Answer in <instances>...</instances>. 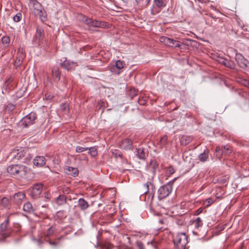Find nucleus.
Masks as SVG:
<instances>
[{"label":"nucleus","instance_id":"49","mask_svg":"<svg viewBox=\"0 0 249 249\" xmlns=\"http://www.w3.org/2000/svg\"><path fill=\"white\" fill-rule=\"evenodd\" d=\"M167 169V173L169 175H172L175 172V170L173 166H170L166 168Z\"/></svg>","mask_w":249,"mask_h":249},{"label":"nucleus","instance_id":"64","mask_svg":"<svg viewBox=\"0 0 249 249\" xmlns=\"http://www.w3.org/2000/svg\"><path fill=\"white\" fill-rule=\"evenodd\" d=\"M63 238V237H62V236L60 237L59 238V239H61V238Z\"/></svg>","mask_w":249,"mask_h":249},{"label":"nucleus","instance_id":"2","mask_svg":"<svg viewBox=\"0 0 249 249\" xmlns=\"http://www.w3.org/2000/svg\"><path fill=\"white\" fill-rule=\"evenodd\" d=\"M27 167L25 166L19 164H13L7 167V172L13 175H18L23 177L26 175Z\"/></svg>","mask_w":249,"mask_h":249},{"label":"nucleus","instance_id":"39","mask_svg":"<svg viewBox=\"0 0 249 249\" xmlns=\"http://www.w3.org/2000/svg\"><path fill=\"white\" fill-rule=\"evenodd\" d=\"M225 66L230 69H234L235 67V64L233 61L227 60Z\"/></svg>","mask_w":249,"mask_h":249},{"label":"nucleus","instance_id":"20","mask_svg":"<svg viewBox=\"0 0 249 249\" xmlns=\"http://www.w3.org/2000/svg\"><path fill=\"white\" fill-rule=\"evenodd\" d=\"M210 17L212 18L211 22L209 23L208 21H206V23L211 26L213 27L216 28L217 27V23L221 22V20L220 18H216L215 17H213L212 14H210Z\"/></svg>","mask_w":249,"mask_h":249},{"label":"nucleus","instance_id":"52","mask_svg":"<svg viewBox=\"0 0 249 249\" xmlns=\"http://www.w3.org/2000/svg\"><path fill=\"white\" fill-rule=\"evenodd\" d=\"M105 103L102 100H99L97 102V105L100 108L103 107L102 109V112L104 111L105 109Z\"/></svg>","mask_w":249,"mask_h":249},{"label":"nucleus","instance_id":"35","mask_svg":"<svg viewBox=\"0 0 249 249\" xmlns=\"http://www.w3.org/2000/svg\"><path fill=\"white\" fill-rule=\"evenodd\" d=\"M60 109L65 113H67L69 111V105L67 103L62 104L60 106Z\"/></svg>","mask_w":249,"mask_h":249},{"label":"nucleus","instance_id":"12","mask_svg":"<svg viewBox=\"0 0 249 249\" xmlns=\"http://www.w3.org/2000/svg\"><path fill=\"white\" fill-rule=\"evenodd\" d=\"M33 162L34 165L37 167H42L46 164V160L43 156H36Z\"/></svg>","mask_w":249,"mask_h":249},{"label":"nucleus","instance_id":"53","mask_svg":"<svg viewBox=\"0 0 249 249\" xmlns=\"http://www.w3.org/2000/svg\"><path fill=\"white\" fill-rule=\"evenodd\" d=\"M213 201L212 199L211 198H208L206 199L205 202V205H206V207H209L213 203Z\"/></svg>","mask_w":249,"mask_h":249},{"label":"nucleus","instance_id":"44","mask_svg":"<svg viewBox=\"0 0 249 249\" xmlns=\"http://www.w3.org/2000/svg\"><path fill=\"white\" fill-rule=\"evenodd\" d=\"M16 106L14 104L9 103L6 107V110L9 112L12 111L15 108Z\"/></svg>","mask_w":249,"mask_h":249},{"label":"nucleus","instance_id":"30","mask_svg":"<svg viewBox=\"0 0 249 249\" xmlns=\"http://www.w3.org/2000/svg\"><path fill=\"white\" fill-rule=\"evenodd\" d=\"M17 56H19L20 59H24L26 56L25 51L22 48H18L17 51Z\"/></svg>","mask_w":249,"mask_h":249},{"label":"nucleus","instance_id":"34","mask_svg":"<svg viewBox=\"0 0 249 249\" xmlns=\"http://www.w3.org/2000/svg\"><path fill=\"white\" fill-rule=\"evenodd\" d=\"M43 35V30L41 27H37L36 29V37L39 39L41 38Z\"/></svg>","mask_w":249,"mask_h":249},{"label":"nucleus","instance_id":"27","mask_svg":"<svg viewBox=\"0 0 249 249\" xmlns=\"http://www.w3.org/2000/svg\"><path fill=\"white\" fill-rule=\"evenodd\" d=\"M56 230V226L55 225H53L51 226L47 231L45 233L46 236L49 237L52 235L54 231Z\"/></svg>","mask_w":249,"mask_h":249},{"label":"nucleus","instance_id":"18","mask_svg":"<svg viewBox=\"0 0 249 249\" xmlns=\"http://www.w3.org/2000/svg\"><path fill=\"white\" fill-rule=\"evenodd\" d=\"M25 197V194L19 192L15 194L14 196V200L16 203H20Z\"/></svg>","mask_w":249,"mask_h":249},{"label":"nucleus","instance_id":"22","mask_svg":"<svg viewBox=\"0 0 249 249\" xmlns=\"http://www.w3.org/2000/svg\"><path fill=\"white\" fill-rule=\"evenodd\" d=\"M78 205L80 209L83 211L86 210L89 207L88 202L82 198L79 199Z\"/></svg>","mask_w":249,"mask_h":249},{"label":"nucleus","instance_id":"15","mask_svg":"<svg viewBox=\"0 0 249 249\" xmlns=\"http://www.w3.org/2000/svg\"><path fill=\"white\" fill-rule=\"evenodd\" d=\"M23 211L27 213H33L35 211V209L30 202H27L24 204L23 206Z\"/></svg>","mask_w":249,"mask_h":249},{"label":"nucleus","instance_id":"37","mask_svg":"<svg viewBox=\"0 0 249 249\" xmlns=\"http://www.w3.org/2000/svg\"><path fill=\"white\" fill-rule=\"evenodd\" d=\"M57 203L61 205L66 202V197L64 195H60L57 198Z\"/></svg>","mask_w":249,"mask_h":249},{"label":"nucleus","instance_id":"3","mask_svg":"<svg viewBox=\"0 0 249 249\" xmlns=\"http://www.w3.org/2000/svg\"><path fill=\"white\" fill-rule=\"evenodd\" d=\"M188 236L185 232H180L176 234L174 238V243L177 249H185L188 243Z\"/></svg>","mask_w":249,"mask_h":249},{"label":"nucleus","instance_id":"61","mask_svg":"<svg viewBox=\"0 0 249 249\" xmlns=\"http://www.w3.org/2000/svg\"><path fill=\"white\" fill-rule=\"evenodd\" d=\"M45 197H46V198H49V194H48V193H46V194H45Z\"/></svg>","mask_w":249,"mask_h":249},{"label":"nucleus","instance_id":"57","mask_svg":"<svg viewBox=\"0 0 249 249\" xmlns=\"http://www.w3.org/2000/svg\"><path fill=\"white\" fill-rule=\"evenodd\" d=\"M165 221V220H163V219L160 220H159V223L163 224V223H164Z\"/></svg>","mask_w":249,"mask_h":249},{"label":"nucleus","instance_id":"7","mask_svg":"<svg viewBox=\"0 0 249 249\" xmlns=\"http://www.w3.org/2000/svg\"><path fill=\"white\" fill-rule=\"evenodd\" d=\"M43 186L41 183H36L34 184L30 190V196L33 199H37L40 197L42 191Z\"/></svg>","mask_w":249,"mask_h":249},{"label":"nucleus","instance_id":"29","mask_svg":"<svg viewBox=\"0 0 249 249\" xmlns=\"http://www.w3.org/2000/svg\"><path fill=\"white\" fill-rule=\"evenodd\" d=\"M215 152L216 157L218 159H220L222 157V156L223 154L224 155L223 146L221 147H220L219 146L217 147L215 149Z\"/></svg>","mask_w":249,"mask_h":249},{"label":"nucleus","instance_id":"54","mask_svg":"<svg viewBox=\"0 0 249 249\" xmlns=\"http://www.w3.org/2000/svg\"><path fill=\"white\" fill-rule=\"evenodd\" d=\"M227 59L225 58H223V57H220L218 59V62L219 63H220L221 64H222L223 65H225V64H226V61H227Z\"/></svg>","mask_w":249,"mask_h":249},{"label":"nucleus","instance_id":"4","mask_svg":"<svg viewBox=\"0 0 249 249\" xmlns=\"http://www.w3.org/2000/svg\"><path fill=\"white\" fill-rule=\"evenodd\" d=\"M173 184L174 180H171L159 189L158 198L160 200L167 197L171 194Z\"/></svg>","mask_w":249,"mask_h":249},{"label":"nucleus","instance_id":"46","mask_svg":"<svg viewBox=\"0 0 249 249\" xmlns=\"http://www.w3.org/2000/svg\"><path fill=\"white\" fill-rule=\"evenodd\" d=\"M88 149V147H83L80 146H77L76 147L75 151L77 153H81L85 151Z\"/></svg>","mask_w":249,"mask_h":249},{"label":"nucleus","instance_id":"42","mask_svg":"<svg viewBox=\"0 0 249 249\" xmlns=\"http://www.w3.org/2000/svg\"><path fill=\"white\" fill-rule=\"evenodd\" d=\"M124 65L123 61L119 60L116 62L115 67L118 69L120 70L124 68Z\"/></svg>","mask_w":249,"mask_h":249},{"label":"nucleus","instance_id":"5","mask_svg":"<svg viewBox=\"0 0 249 249\" xmlns=\"http://www.w3.org/2000/svg\"><path fill=\"white\" fill-rule=\"evenodd\" d=\"M36 118V113L32 112L22 118L19 121L18 124L21 127H27L34 123Z\"/></svg>","mask_w":249,"mask_h":249},{"label":"nucleus","instance_id":"19","mask_svg":"<svg viewBox=\"0 0 249 249\" xmlns=\"http://www.w3.org/2000/svg\"><path fill=\"white\" fill-rule=\"evenodd\" d=\"M193 139L192 136L183 135L180 139V144L184 146L187 145L192 141Z\"/></svg>","mask_w":249,"mask_h":249},{"label":"nucleus","instance_id":"28","mask_svg":"<svg viewBox=\"0 0 249 249\" xmlns=\"http://www.w3.org/2000/svg\"><path fill=\"white\" fill-rule=\"evenodd\" d=\"M193 223L196 229H198L199 227H202L203 225L202 220L200 217H197L196 219L194 220Z\"/></svg>","mask_w":249,"mask_h":249},{"label":"nucleus","instance_id":"23","mask_svg":"<svg viewBox=\"0 0 249 249\" xmlns=\"http://www.w3.org/2000/svg\"><path fill=\"white\" fill-rule=\"evenodd\" d=\"M137 156L140 159L144 160L147 156V154L145 151V150L142 148H139L136 149Z\"/></svg>","mask_w":249,"mask_h":249},{"label":"nucleus","instance_id":"59","mask_svg":"<svg viewBox=\"0 0 249 249\" xmlns=\"http://www.w3.org/2000/svg\"><path fill=\"white\" fill-rule=\"evenodd\" d=\"M202 211V210H201V209H199L198 210H197V214H199L200 213H201Z\"/></svg>","mask_w":249,"mask_h":249},{"label":"nucleus","instance_id":"55","mask_svg":"<svg viewBox=\"0 0 249 249\" xmlns=\"http://www.w3.org/2000/svg\"><path fill=\"white\" fill-rule=\"evenodd\" d=\"M49 243L50 245H53V246H56L58 242H55V241H49Z\"/></svg>","mask_w":249,"mask_h":249},{"label":"nucleus","instance_id":"16","mask_svg":"<svg viewBox=\"0 0 249 249\" xmlns=\"http://www.w3.org/2000/svg\"><path fill=\"white\" fill-rule=\"evenodd\" d=\"M158 167L159 164L156 160L154 158L152 159L148 165V168L151 170L153 174H155L156 170L158 169Z\"/></svg>","mask_w":249,"mask_h":249},{"label":"nucleus","instance_id":"63","mask_svg":"<svg viewBox=\"0 0 249 249\" xmlns=\"http://www.w3.org/2000/svg\"><path fill=\"white\" fill-rule=\"evenodd\" d=\"M38 243H39V244H41V240H38Z\"/></svg>","mask_w":249,"mask_h":249},{"label":"nucleus","instance_id":"36","mask_svg":"<svg viewBox=\"0 0 249 249\" xmlns=\"http://www.w3.org/2000/svg\"><path fill=\"white\" fill-rule=\"evenodd\" d=\"M1 205L5 208H7L10 205V201L7 197H4L1 200Z\"/></svg>","mask_w":249,"mask_h":249},{"label":"nucleus","instance_id":"1","mask_svg":"<svg viewBox=\"0 0 249 249\" xmlns=\"http://www.w3.org/2000/svg\"><path fill=\"white\" fill-rule=\"evenodd\" d=\"M28 6L29 9L37 15L42 21L47 20V16L45 10L42 4L36 0H30Z\"/></svg>","mask_w":249,"mask_h":249},{"label":"nucleus","instance_id":"48","mask_svg":"<svg viewBox=\"0 0 249 249\" xmlns=\"http://www.w3.org/2000/svg\"><path fill=\"white\" fill-rule=\"evenodd\" d=\"M23 60L24 59H20V58L19 56H17L16 59L15 61V65L16 66H20Z\"/></svg>","mask_w":249,"mask_h":249},{"label":"nucleus","instance_id":"56","mask_svg":"<svg viewBox=\"0 0 249 249\" xmlns=\"http://www.w3.org/2000/svg\"><path fill=\"white\" fill-rule=\"evenodd\" d=\"M135 1L138 4L142 2L144 0H135Z\"/></svg>","mask_w":249,"mask_h":249},{"label":"nucleus","instance_id":"8","mask_svg":"<svg viewBox=\"0 0 249 249\" xmlns=\"http://www.w3.org/2000/svg\"><path fill=\"white\" fill-rule=\"evenodd\" d=\"M160 41L170 47L179 48L180 46L178 41L165 36H161L160 38Z\"/></svg>","mask_w":249,"mask_h":249},{"label":"nucleus","instance_id":"10","mask_svg":"<svg viewBox=\"0 0 249 249\" xmlns=\"http://www.w3.org/2000/svg\"><path fill=\"white\" fill-rule=\"evenodd\" d=\"M165 6L163 0H154V5L151 9V14L155 15L158 14L161 9Z\"/></svg>","mask_w":249,"mask_h":249},{"label":"nucleus","instance_id":"47","mask_svg":"<svg viewBox=\"0 0 249 249\" xmlns=\"http://www.w3.org/2000/svg\"><path fill=\"white\" fill-rule=\"evenodd\" d=\"M239 82L243 85L248 88L249 86V80L246 79H241Z\"/></svg>","mask_w":249,"mask_h":249},{"label":"nucleus","instance_id":"43","mask_svg":"<svg viewBox=\"0 0 249 249\" xmlns=\"http://www.w3.org/2000/svg\"><path fill=\"white\" fill-rule=\"evenodd\" d=\"M22 18V14L20 13H17L16 15H15L13 17V20L15 22H19L20 21Z\"/></svg>","mask_w":249,"mask_h":249},{"label":"nucleus","instance_id":"6","mask_svg":"<svg viewBox=\"0 0 249 249\" xmlns=\"http://www.w3.org/2000/svg\"><path fill=\"white\" fill-rule=\"evenodd\" d=\"M28 148L18 147L14 149L10 154V156L13 160H19L22 159L26 155V153L28 152Z\"/></svg>","mask_w":249,"mask_h":249},{"label":"nucleus","instance_id":"11","mask_svg":"<svg viewBox=\"0 0 249 249\" xmlns=\"http://www.w3.org/2000/svg\"><path fill=\"white\" fill-rule=\"evenodd\" d=\"M132 140L127 138L119 142L118 146L121 149L126 151L132 149Z\"/></svg>","mask_w":249,"mask_h":249},{"label":"nucleus","instance_id":"60","mask_svg":"<svg viewBox=\"0 0 249 249\" xmlns=\"http://www.w3.org/2000/svg\"><path fill=\"white\" fill-rule=\"evenodd\" d=\"M151 0H146V5H148L150 2Z\"/></svg>","mask_w":249,"mask_h":249},{"label":"nucleus","instance_id":"50","mask_svg":"<svg viewBox=\"0 0 249 249\" xmlns=\"http://www.w3.org/2000/svg\"><path fill=\"white\" fill-rule=\"evenodd\" d=\"M13 81V78L11 77H9L8 79H7L4 83V86L6 87V89H7L9 85L11 84V83Z\"/></svg>","mask_w":249,"mask_h":249},{"label":"nucleus","instance_id":"51","mask_svg":"<svg viewBox=\"0 0 249 249\" xmlns=\"http://www.w3.org/2000/svg\"><path fill=\"white\" fill-rule=\"evenodd\" d=\"M136 245L138 249H144V246L143 243L140 241H137Z\"/></svg>","mask_w":249,"mask_h":249},{"label":"nucleus","instance_id":"25","mask_svg":"<svg viewBox=\"0 0 249 249\" xmlns=\"http://www.w3.org/2000/svg\"><path fill=\"white\" fill-rule=\"evenodd\" d=\"M52 73L54 79V81L58 82L60 80V71L57 68H54L52 70Z\"/></svg>","mask_w":249,"mask_h":249},{"label":"nucleus","instance_id":"40","mask_svg":"<svg viewBox=\"0 0 249 249\" xmlns=\"http://www.w3.org/2000/svg\"><path fill=\"white\" fill-rule=\"evenodd\" d=\"M93 19H92L91 18H88L86 17H84L83 19H82V21L86 25H88L89 26V28L90 25H91V22L92 21Z\"/></svg>","mask_w":249,"mask_h":249},{"label":"nucleus","instance_id":"41","mask_svg":"<svg viewBox=\"0 0 249 249\" xmlns=\"http://www.w3.org/2000/svg\"><path fill=\"white\" fill-rule=\"evenodd\" d=\"M168 141V136L167 135H164L161 138L160 143L161 146L165 145Z\"/></svg>","mask_w":249,"mask_h":249},{"label":"nucleus","instance_id":"31","mask_svg":"<svg viewBox=\"0 0 249 249\" xmlns=\"http://www.w3.org/2000/svg\"><path fill=\"white\" fill-rule=\"evenodd\" d=\"M112 156H114L116 159L119 157L120 159L123 158V155L122 153L118 149H112L111 150Z\"/></svg>","mask_w":249,"mask_h":249},{"label":"nucleus","instance_id":"17","mask_svg":"<svg viewBox=\"0 0 249 249\" xmlns=\"http://www.w3.org/2000/svg\"><path fill=\"white\" fill-rule=\"evenodd\" d=\"M65 170L66 174L73 177H76L78 175V170L77 168L67 166L65 168Z\"/></svg>","mask_w":249,"mask_h":249},{"label":"nucleus","instance_id":"13","mask_svg":"<svg viewBox=\"0 0 249 249\" xmlns=\"http://www.w3.org/2000/svg\"><path fill=\"white\" fill-rule=\"evenodd\" d=\"M61 66L67 70H70L76 66V63L66 59L61 63Z\"/></svg>","mask_w":249,"mask_h":249},{"label":"nucleus","instance_id":"9","mask_svg":"<svg viewBox=\"0 0 249 249\" xmlns=\"http://www.w3.org/2000/svg\"><path fill=\"white\" fill-rule=\"evenodd\" d=\"M235 59L238 65L243 69L249 68V61L240 53H236Z\"/></svg>","mask_w":249,"mask_h":249},{"label":"nucleus","instance_id":"14","mask_svg":"<svg viewBox=\"0 0 249 249\" xmlns=\"http://www.w3.org/2000/svg\"><path fill=\"white\" fill-rule=\"evenodd\" d=\"M28 150H29L28 151V152L26 153V155L24 156V158L23 160V162L26 164H29L34 156L32 149L28 148Z\"/></svg>","mask_w":249,"mask_h":249},{"label":"nucleus","instance_id":"33","mask_svg":"<svg viewBox=\"0 0 249 249\" xmlns=\"http://www.w3.org/2000/svg\"><path fill=\"white\" fill-rule=\"evenodd\" d=\"M89 154L93 157H94L97 155V150L95 147H91L88 148Z\"/></svg>","mask_w":249,"mask_h":249},{"label":"nucleus","instance_id":"45","mask_svg":"<svg viewBox=\"0 0 249 249\" xmlns=\"http://www.w3.org/2000/svg\"><path fill=\"white\" fill-rule=\"evenodd\" d=\"M1 41L3 44L8 45L10 43V39L9 36H4L2 37Z\"/></svg>","mask_w":249,"mask_h":249},{"label":"nucleus","instance_id":"24","mask_svg":"<svg viewBox=\"0 0 249 249\" xmlns=\"http://www.w3.org/2000/svg\"><path fill=\"white\" fill-rule=\"evenodd\" d=\"M105 26V23L97 21L96 20H92L91 25L89 28V30H91V27H104Z\"/></svg>","mask_w":249,"mask_h":249},{"label":"nucleus","instance_id":"26","mask_svg":"<svg viewBox=\"0 0 249 249\" xmlns=\"http://www.w3.org/2000/svg\"><path fill=\"white\" fill-rule=\"evenodd\" d=\"M151 186V189L153 190L154 188L153 184L150 181H147L143 186V192L144 194H147L149 190V187Z\"/></svg>","mask_w":249,"mask_h":249},{"label":"nucleus","instance_id":"62","mask_svg":"<svg viewBox=\"0 0 249 249\" xmlns=\"http://www.w3.org/2000/svg\"><path fill=\"white\" fill-rule=\"evenodd\" d=\"M125 3H127L129 0H122Z\"/></svg>","mask_w":249,"mask_h":249},{"label":"nucleus","instance_id":"58","mask_svg":"<svg viewBox=\"0 0 249 249\" xmlns=\"http://www.w3.org/2000/svg\"><path fill=\"white\" fill-rule=\"evenodd\" d=\"M46 97L47 99H51L53 97L51 96V95H46Z\"/></svg>","mask_w":249,"mask_h":249},{"label":"nucleus","instance_id":"38","mask_svg":"<svg viewBox=\"0 0 249 249\" xmlns=\"http://www.w3.org/2000/svg\"><path fill=\"white\" fill-rule=\"evenodd\" d=\"M223 149L224 152V155H229L231 153L232 151L231 147L228 145L223 146Z\"/></svg>","mask_w":249,"mask_h":249},{"label":"nucleus","instance_id":"32","mask_svg":"<svg viewBox=\"0 0 249 249\" xmlns=\"http://www.w3.org/2000/svg\"><path fill=\"white\" fill-rule=\"evenodd\" d=\"M9 217H7L4 220V221L1 224L0 228L2 231H5L7 229V226L9 223Z\"/></svg>","mask_w":249,"mask_h":249},{"label":"nucleus","instance_id":"21","mask_svg":"<svg viewBox=\"0 0 249 249\" xmlns=\"http://www.w3.org/2000/svg\"><path fill=\"white\" fill-rule=\"evenodd\" d=\"M209 151L208 149H205L203 152L200 154L198 156V160L202 162H205L209 157Z\"/></svg>","mask_w":249,"mask_h":249}]
</instances>
